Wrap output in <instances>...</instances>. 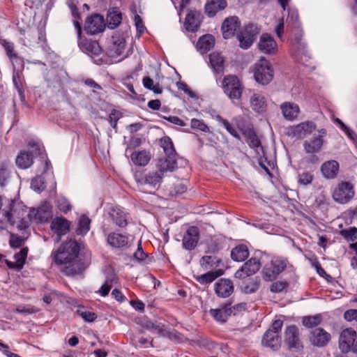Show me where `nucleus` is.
<instances>
[{
	"mask_svg": "<svg viewBox=\"0 0 357 357\" xmlns=\"http://www.w3.org/2000/svg\"><path fill=\"white\" fill-rule=\"evenodd\" d=\"M80 244L76 241L70 240L62 244L53 254L57 265L62 266L61 271L67 276L80 273L84 268L79 259Z\"/></svg>",
	"mask_w": 357,
	"mask_h": 357,
	"instance_id": "obj_1",
	"label": "nucleus"
},
{
	"mask_svg": "<svg viewBox=\"0 0 357 357\" xmlns=\"http://www.w3.org/2000/svg\"><path fill=\"white\" fill-rule=\"evenodd\" d=\"M4 216L11 225L17 224V227L20 230H24L29 225L28 209L20 201L11 200L9 209L5 211Z\"/></svg>",
	"mask_w": 357,
	"mask_h": 357,
	"instance_id": "obj_2",
	"label": "nucleus"
},
{
	"mask_svg": "<svg viewBox=\"0 0 357 357\" xmlns=\"http://www.w3.org/2000/svg\"><path fill=\"white\" fill-rule=\"evenodd\" d=\"M339 348L344 354H357V333L351 328L344 329L339 338Z\"/></svg>",
	"mask_w": 357,
	"mask_h": 357,
	"instance_id": "obj_3",
	"label": "nucleus"
},
{
	"mask_svg": "<svg viewBox=\"0 0 357 357\" xmlns=\"http://www.w3.org/2000/svg\"><path fill=\"white\" fill-rule=\"evenodd\" d=\"M254 77L255 80L262 85L268 84L273 79V70L268 60L261 58L255 63Z\"/></svg>",
	"mask_w": 357,
	"mask_h": 357,
	"instance_id": "obj_4",
	"label": "nucleus"
},
{
	"mask_svg": "<svg viewBox=\"0 0 357 357\" xmlns=\"http://www.w3.org/2000/svg\"><path fill=\"white\" fill-rule=\"evenodd\" d=\"M287 261L279 258L273 259L262 271L264 278L267 281L275 280L287 267Z\"/></svg>",
	"mask_w": 357,
	"mask_h": 357,
	"instance_id": "obj_5",
	"label": "nucleus"
},
{
	"mask_svg": "<svg viewBox=\"0 0 357 357\" xmlns=\"http://www.w3.org/2000/svg\"><path fill=\"white\" fill-rule=\"evenodd\" d=\"M354 195V187L351 183L347 181L340 182L333 192V199L342 204L349 202Z\"/></svg>",
	"mask_w": 357,
	"mask_h": 357,
	"instance_id": "obj_6",
	"label": "nucleus"
},
{
	"mask_svg": "<svg viewBox=\"0 0 357 357\" xmlns=\"http://www.w3.org/2000/svg\"><path fill=\"white\" fill-rule=\"evenodd\" d=\"M225 93L231 99H239L242 95V86L237 78L234 75H229L224 78L222 82Z\"/></svg>",
	"mask_w": 357,
	"mask_h": 357,
	"instance_id": "obj_7",
	"label": "nucleus"
},
{
	"mask_svg": "<svg viewBox=\"0 0 357 357\" xmlns=\"http://www.w3.org/2000/svg\"><path fill=\"white\" fill-rule=\"evenodd\" d=\"M259 31V30L255 24H251L245 26L237 36L240 47L244 50L248 49L254 43Z\"/></svg>",
	"mask_w": 357,
	"mask_h": 357,
	"instance_id": "obj_8",
	"label": "nucleus"
},
{
	"mask_svg": "<svg viewBox=\"0 0 357 357\" xmlns=\"http://www.w3.org/2000/svg\"><path fill=\"white\" fill-rule=\"evenodd\" d=\"M163 176L162 173L158 171L151 172L144 175L135 174V178L139 185H149L153 188H158L162 181Z\"/></svg>",
	"mask_w": 357,
	"mask_h": 357,
	"instance_id": "obj_9",
	"label": "nucleus"
},
{
	"mask_svg": "<svg viewBox=\"0 0 357 357\" xmlns=\"http://www.w3.org/2000/svg\"><path fill=\"white\" fill-rule=\"evenodd\" d=\"M105 27L104 18L99 14H94L88 17L84 24V30L90 35H94L103 31Z\"/></svg>",
	"mask_w": 357,
	"mask_h": 357,
	"instance_id": "obj_10",
	"label": "nucleus"
},
{
	"mask_svg": "<svg viewBox=\"0 0 357 357\" xmlns=\"http://www.w3.org/2000/svg\"><path fill=\"white\" fill-rule=\"evenodd\" d=\"M261 267V262L257 258H251L243 264L234 274L236 278L244 279L256 273Z\"/></svg>",
	"mask_w": 357,
	"mask_h": 357,
	"instance_id": "obj_11",
	"label": "nucleus"
},
{
	"mask_svg": "<svg viewBox=\"0 0 357 357\" xmlns=\"http://www.w3.org/2000/svg\"><path fill=\"white\" fill-rule=\"evenodd\" d=\"M298 333V328L294 325L289 326L285 329L284 342L289 349L299 350L303 348Z\"/></svg>",
	"mask_w": 357,
	"mask_h": 357,
	"instance_id": "obj_12",
	"label": "nucleus"
},
{
	"mask_svg": "<svg viewBox=\"0 0 357 357\" xmlns=\"http://www.w3.org/2000/svg\"><path fill=\"white\" fill-rule=\"evenodd\" d=\"M214 291L219 298H228L234 291V282L227 278H221L214 284Z\"/></svg>",
	"mask_w": 357,
	"mask_h": 357,
	"instance_id": "obj_13",
	"label": "nucleus"
},
{
	"mask_svg": "<svg viewBox=\"0 0 357 357\" xmlns=\"http://www.w3.org/2000/svg\"><path fill=\"white\" fill-rule=\"evenodd\" d=\"M199 239V229L195 226L188 227L183 237V246L187 250L195 248Z\"/></svg>",
	"mask_w": 357,
	"mask_h": 357,
	"instance_id": "obj_14",
	"label": "nucleus"
},
{
	"mask_svg": "<svg viewBox=\"0 0 357 357\" xmlns=\"http://www.w3.org/2000/svg\"><path fill=\"white\" fill-rule=\"evenodd\" d=\"M241 22L236 16L226 18L221 27L223 38L225 39L231 38L239 30Z\"/></svg>",
	"mask_w": 357,
	"mask_h": 357,
	"instance_id": "obj_15",
	"label": "nucleus"
},
{
	"mask_svg": "<svg viewBox=\"0 0 357 357\" xmlns=\"http://www.w3.org/2000/svg\"><path fill=\"white\" fill-rule=\"evenodd\" d=\"M331 340V335L324 329L317 328L311 332L310 340L312 345L321 347H324Z\"/></svg>",
	"mask_w": 357,
	"mask_h": 357,
	"instance_id": "obj_16",
	"label": "nucleus"
},
{
	"mask_svg": "<svg viewBox=\"0 0 357 357\" xmlns=\"http://www.w3.org/2000/svg\"><path fill=\"white\" fill-rule=\"evenodd\" d=\"M107 243L114 248L123 249L126 248L129 242V238L126 235L111 232L105 234Z\"/></svg>",
	"mask_w": 357,
	"mask_h": 357,
	"instance_id": "obj_17",
	"label": "nucleus"
},
{
	"mask_svg": "<svg viewBox=\"0 0 357 357\" xmlns=\"http://www.w3.org/2000/svg\"><path fill=\"white\" fill-rule=\"evenodd\" d=\"M258 47L261 52L270 54L275 52L277 44L269 34L264 33L260 37Z\"/></svg>",
	"mask_w": 357,
	"mask_h": 357,
	"instance_id": "obj_18",
	"label": "nucleus"
},
{
	"mask_svg": "<svg viewBox=\"0 0 357 357\" xmlns=\"http://www.w3.org/2000/svg\"><path fill=\"white\" fill-rule=\"evenodd\" d=\"M109 215L113 223L119 227H125L128 224V215L120 208H111Z\"/></svg>",
	"mask_w": 357,
	"mask_h": 357,
	"instance_id": "obj_19",
	"label": "nucleus"
},
{
	"mask_svg": "<svg viewBox=\"0 0 357 357\" xmlns=\"http://www.w3.org/2000/svg\"><path fill=\"white\" fill-rule=\"evenodd\" d=\"M284 118L288 121H293L297 118L300 109L298 105L291 102H285L280 105Z\"/></svg>",
	"mask_w": 357,
	"mask_h": 357,
	"instance_id": "obj_20",
	"label": "nucleus"
},
{
	"mask_svg": "<svg viewBox=\"0 0 357 357\" xmlns=\"http://www.w3.org/2000/svg\"><path fill=\"white\" fill-rule=\"evenodd\" d=\"M262 344L277 350L280 347V339L278 334L273 333L272 330H268L262 338Z\"/></svg>",
	"mask_w": 357,
	"mask_h": 357,
	"instance_id": "obj_21",
	"label": "nucleus"
},
{
	"mask_svg": "<svg viewBox=\"0 0 357 357\" xmlns=\"http://www.w3.org/2000/svg\"><path fill=\"white\" fill-rule=\"evenodd\" d=\"M227 6L226 0H211L205 5V13L209 17H213L219 10H224Z\"/></svg>",
	"mask_w": 357,
	"mask_h": 357,
	"instance_id": "obj_22",
	"label": "nucleus"
},
{
	"mask_svg": "<svg viewBox=\"0 0 357 357\" xmlns=\"http://www.w3.org/2000/svg\"><path fill=\"white\" fill-rule=\"evenodd\" d=\"M79 46L83 52L91 55H98L102 51L99 44L96 41L80 39Z\"/></svg>",
	"mask_w": 357,
	"mask_h": 357,
	"instance_id": "obj_23",
	"label": "nucleus"
},
{
	"mask_svg": "<svg viewBox=\"0 0 357 357\" xmlns=\"http://www.w3.org/2000/svg\"><path fill=\"white\" fill-rule=\"evenodd\" d=\"M215 45V38L211 34L201 36L197 43V50L202 54L210 51Z\"/></svg>",
	"mask_w": 357,
	"mask_h": 357,
	"instance_id": "obj_24",
	"label": "nucleus"
},
{
	"mask_svg": "<svg viewBox=\"0 0 357 357\" xmlns=\"http://www.w3.org/2000/svg\"><path fill=\"white\" fill-rule=\"evenodd\" d=\"M339 164L335 160H329L324 162L321 167V171L326 178H335L338 172Z\"/></svg>",
	"mask_w": 357,
	"mask_h": 357,
	"instance_id": "obj_25",
	"label": "nucleus"
},
{
	"mask_svg": "<svg viewBox=\"0 0 357 357\" xmlns=\"http://www.w3.org/2000/svg\"><path fill=\"white\" fill-rule=\"evenodd\" d=\"M323 143L322 135H318L310 140L305 141L304 149L308 153H317L321 150Z\"/></svg>",
	"mask_w": 357,
	"mask_h": 357,
	"instance_id": "obj_26",
	"label": "nucleus"
},
{
	"mask_svg": "<svg viewBox=\"0 0 357 357\" xmlns=\"http://www.w3.org/2000/svg\"><path fill=\"white\" fill-rule=\"evenodd\" d=\"M315 130V125L311 121H305L298 124L292 130V134L294 137L298 138L303 137V135L308 132H312V130Z\"/></svg>",
	"mask_w": 357,
	"mask_h": 357,
	"instance_id": "obj_27",
	"label": "nucleus"
},
{
	"mask_svg": "<svg viewBox=\"0 0 357 357\" xmlns=\"http://www.w3.org/2000/svg\"><path fill=\"white\" fill-rule=\"evenodd\" d=\"M233 311L231 307H228L227 305L218 308L211 309L209 313L217 321L224 323L227 321V318L231 315Z\"/></svg>",
	"mask_w": 357,
	"mask_h": 357,
	"instance_id": "obj_28",
	"label": "nucleus"
},
{
	"mask_svg": "<svg viewBox=\"0 0 357 357\" xmlns=\"http://www.w3.org/2000/svg\"><path fill=\"white\" fill-rule=\"evenodd\" d=\"M51 227L58 236H61L69 231L70 225L65 218H57L52 221Z\"/></svg>",
	"mask_w": 357,
	"mask_h": 357,
	"instance_id": "obj_29",
	"label": "nucleus"
},
{
	"mask_svg": "<svg viewBox=\"0 0 357 357\" xmlns=\"http://www.w3.org/2000/svg\"><path fill=\"white\" fill-rule=\"evenodd\" d=\"M209 61L214 73H221L224 69L225 59L218 52L209 54Z\"/></svg>",
	"mask_w": 357,
	"mask_h": 357,
	"instance_id": "obj_30",
	"label": "nucleus"
},
{
	"mask_svg": "<svg viewBox=\"0 0 357 357\" xmlns=\"http://www.w3.org/2000/svg\"><path fill=\"white\" fill-rule=\"evenodd\" d=\"M177 167L176 161L174 158H167L165 159H160L158 164V172L164 174L167 172H173Z\"/></svg>",
	"mask_w": 357,
	"mask_h": 357,
	"instance_id": "obj_31",
	"label": "nucleus"
},
{
	"mask_svg": "<svg viewBox=\"0 0 357 357\" xmlns=\"http://www.w3.org/2000/svg\"><path fill=\"white\" fill-rule=\"evenodd\" d=\"M132 162L138 166L146 165L151 160L150 152L146 151H134L131 154Z\"/></svg>",
	"mask_w": 357,
	"mask_h": 357,
	"instance_id": "obj_32",
	"label": "nucleus"
},
{
	"mask_svg": "<svg viewBox=\"0 0 357 357\" xmlns=\"http://www.w3.org/2000/svg\"><path fill=\"white\" fill-rule=\"evenodd\" d=\"M199 24L200 20L199 13L194 11L189 12L185 20L186 29L190 31H195L199 26Z\"/></svg>",
	"mask_w": 357,
	"mask_h": 357,
	"instance_id": "obj_33",
	"label": "nucleus"
},
{
	"mask_svg": "<svg viewBox=\"0 0 357 357\" xmlns=\"http://www.w3.org/2000/svg\"><path fill=\"white\" fill-rule=\"evenodd\" d=\"M33 153L28 151H22L17 156L15 162L18 167L21 169H26L33 163Z\"/></svg>",
	"mask_w": 357,
	"mask_h": 357,
	"instance_id": "obj_34",
	"label": "nucleus"
},
{
	"mask_svg": "<svg viewBox=\"0 0 357 357\" xmlns=\"http://www.w3.org/2000/svg\"><path fill=\"white\" fill-rule=\"evenodd\" d=\"M252 108L258 113L263 112L266 109L265 98L259 93H254L250 98Z\"/></svg>",
	"mask_w": 357,
	"mask_h": 357,
	"instance_id": "obj_35",
	"label": "nucleus"
},
{
	"mask_svg": "<svg viewBox=\"0 0 357 357\" xmlns=\"http://www.w3.org/2000/svg\"><path fill=\"white\" fill-rule=\"evenodd\" d=\"M249 256V251L246 245H239L231 250V257L236 261H243Z\"/></svg>",
	"mask_w": 357,
	"mask_h": 357,
	"instance_id": "obj_36",
	"label": "nucleus"
},
{
	"mask_svg": "<svg viewBox=\"0 0 357 357\" xmlns=\"http://www.w3.org/2000/svg\"><path fill=\"white\" fill-rule=\"evenodd\" d=\"M112 49L116 56H121L126 47V39L123 35L116 33L112 36Z\"/></svg>",
	"mask_w": 357,
	"mask_h": 357,
	"instance_id": "obj_37",
	"label": "nucleus"
},
{
	"mask_svg": "<svg viewBox=\"0 0 357 357\" xmlns=\"http://www.w3.org/2000/svg\"><path fill=\"white\" fill-rule=\"evenodd\" d=\"M69 303L78 307L76 313L85 321L93 322L96 319L97 315L94 312L84 310V307L77 305V302L75 300L71 299V302H69Z\"/></svg>",
	"mask_w": 357,
	"mask_h": 357,
	"instance_id": "obj_38",
	"label": "nucleus"
},
{
	"mask_svg": "<svg viewBox=\"0 0 357 357\" xmlns=\"http://www.w3.org/2000/svg\"><path fill=\"white\" fill-rule=\"evenodd\" d=\"M0 44L3 47L6 52L7 56L10 59V61L14 66V62L18 60V57L16 53L14 52V44L5 39L0 38Z\"/></svg>",
	"mask_w": 357,
	"mask_h": 357,
	"instance_id": "obj_39",
	"label": "nucleus"
},
{
	"mask_svg": "<svg viewBox=\"0 0 357 357\" xmlns=\"http://www.w3.org/2000/svg\"><path fill=\"white\" fill-rule=\"evenodd\" d=\"M222 274L221 270L213 272H208L197 277V280L202 284H207L214 281L217 278Z\"/></svg>",
	"mask_w": 357,
	"mask_h": 357,
	"instance_id": "obj_40",
	"label": "nucleus"
},
{
	"mask_svg": "<svg viewBox=\"0 0 357 357\" xmlns=\"http://www.w3.org/2000/svg\"><path fill=\"white\" fill-rule=\"evenodd\" d=\"M91 220L86 215H82L79 220L78 227L76 233L78 235H84L86 234L90 229Z\"/></svg>",
	"mask_w": 357,
	"mask_h": 357,
	"instance_id": "obj_41",
	"label": "nucleus"
},
{
	"mask_svg": "<svg viewBox=\"0 0 357 357\" xmlns=\"http://www.w3.org/2000/svg\"><path fill=\"white\" fill-rule=\"evenodd\" d=\"M161 144L166 155L169 158H174L176 155V151L171 139L169 137H165L161 141Z\"/></svg>",
	"mask_w": 357,
	"mask_h": 357,
	"instance_id": "obj_42",
	"label": "nucleus"
},
{
	"mask_svg": "<svg viewBox=\"0 0 357 357\" xmlns=\"http://www.w3.org/2000/svg\"><path fill=\"white\" fill-rule=\"evenodd\" d=\"M121 13L118 11L109 12L107 17L108 26L111 29L116 27L121 22Z\"/></svg>",
	"mask_w": 357,
	"mask_h": 357,
	"instance_id": "obj_43",
	"label": "nucleus"
},
{
	"mask_svg": "<svg viewBox=\"0 0 357 357\" xmlns=\"http://www.w3.org/2000/svg\"><path fill=\"white\" fill-rule=\"evenodd\" d=\"M220 259L213 255H206L202 257L200 264L204 269H208L213 266H218Z\"/></svg>",
	"mask_w": 357,
	"mask_h": 357,
	"instance_id": "obj_44",
	"label": "nucleus"
},
{
	"mask_svg": "<svg viewBox=\"0 0 357 357\" xmlns=\"http://www.w3.org/2000/svg\"><path fill=\"white\" fill-rule=\"evenodd\" d=\"M245 136L247 138V142L249 146L255 149H262L261 146L260 141L253 130H248L245 132Z\"/></svg>",
	"mask_w": 357,
	"mask_h": 357,
	"instance_id": "obj_45",
	"label": "nucleus"
},
{
	"mask_svg": "<svg viewBox=\"0 0 357 357\" xmlns=\"http://www.w3.org/2000/svg\"><path fill=\"white\" fill-rule=\"evenodd\" d=\"M321 321L319 315L304 317L303 318V324L307 328H312L317 326Z\"/></svg>",
	"mask_w": 357,
	"mask_h": 357,
	"instance_id": "obj_46",
	"label": "nucleus"
},
{
	"mask_svg": "<svg viewBox=\"0 0 357 357\" xmlns=\"http://www.w3.org/2000/svg\"><path fill=\"white\" fill-rule=\"evenodd\" d=\"M31 188L36 192H40L45 188V178L42 176H38L31 180Z\"/></svg>",
	"mask_w": 357,
	"mask_h": 357,
	"instance_id": "obj_47",
	"label": "nucleus"
},
{
	"mask_svg": "<svg viewBox=\"0 0 357 357\" xmlns=\"http://www.w3.org/2000/svg\"><path fill=\"white\" fill-rule=\"evenodd\" d=\"M27 253H28V249L26 248H24L20 252L15 254V255H14V258L15 259V261H16V263L17 264V266L19 268H22V267L25 263L26 257H27Z\"/></svg>",
	"mask_w": 357,
	"mask_h": 357,
	"instance_id": "obj_48",
	"label": "nucleus"
},
{
	"mask_svg": "<svg viewBox=\"0 0 357 357\" xmlns=\"http://www.w3.org/2000/svg\"><path fill=\"white\" fill-rule=\"evenodd\" d=\"M38 311L39 310L37 307L30 305H19L16 308V312L23 315L34 314Z\"/></svg>",
	"mask_w": 357,
	"mask_h": 357,
	"instance_id": "obj_49",
	"label": "nucleus"
},
{
	"mask_svg": "<svg viewBox=\"0 0 357 357\" xmlns=\"http://www.w3.org/2000/svg\"><path fill=\"white\" fill-rule=\"evenodd\" d=\"M10 172L8 169L5 166L0 167V186L1 188L5 187L8 184Z\"/></svg>",
	"mask_w": 357,
	"mask_h": 357,
	"instance_id": "obj_50",
	"label": "nucleus"
},
{
	"mask_svg": "<svg viewBox=\"0 0 357 357\" xmlns=\"http://www.w3.org/2000/svg\"><path fill=\"white\" fill-rule=\"evenodd\" d=\"M191 128L205 132H209L208 127L204 123V121L196 119L191 120Z\"/></svg>",
	"mask_w": 357,
	"mask_h": 357,
	"instance_id": "obj_51",
	"label": "nucleus"
},
{
	"mask_svg": "<svg viewBox=\"0 0 357 357\" xmlns=\"http://www.w3.org/2000/svg\"><path fill=\"white\" fill-rule=\"evenodd\" d=\"M56 204L58 208L64 213L70 210V204L65 197H58L56 199Z\"/></svg>",
	"mask_w": 357,
	"mask_h": 357,
	"instance_id": "obj_52",
	"label": "nucleus"
},
{
	"mask_svg": "<svg viewBox=\"0 0 357 357\" xmlns=\"http://www.w3.org/2000/svg\"><path fill=\"white\" fill-rule=\"evenodd\" d=\"M218 121L222 123L226 130L234 137L239 139V135L237 131L230 125L228 121L222 119L221 116H218Z\"/></svg>",
	"mask_w": 357,
	"mask_h": 357,
	"instance_id": "obj_53",
	"label": "nucleus"
},
{
	"mask_svg": "<svg viewBox=\"0 0 357 357\" xmlns=\"http://www.w3.org/2000/svg\"><path fill=\"white\" fill-rule=\"evenodd\" d=\"M288 286L285 281H277L273 282L271 286V291L273 293L282 292Z\"/></svg>",
	"mask_w": 357,
	"mask_h": 357,
	"instance_id": "obj_54",
	"label": "nucleus"
},
{
	"mask_svg": "<svg viewBox=\"0 0 357 357\" xmlns=\"http://www.w3.org/2000/svg\"><path fill=\"white\" fill-rule=\"evenodd\" d=\"M313 180V176L312 174L304 172L299 174L298 176V182L299 183L307 185L312 183Z\"/></svg>",
	"mask_w": 357,
	"mask_h": 357,
	"instance_id": "obj_55",
	"label": "nucleus"
},
{
	"mask_svg": "<svg viewBox=\"0 0 357 357\" xmlns=\"http://www.w3.org/2000/svg\"><path fill=\"white\" fill-rule=\"evenodd\" d=\"M121 113L116 110H113L109 115L108 119L110 123L111 126L113 128H116L117 121L121 117Z\"/></svg>",
	"mask_w": 357,
	"mask_h": 357,
	"instance_id": "obj_56",
	"label": "nucleus"
},
{
	"mask_svg": "<svg viewBox=\"0 0 357 357\" xmlns=\"http://www.w3.org/2000/svg\"><path fill=\"white\" fill-rule=\"evenodd\" d=\"M37 214L38 215L40 220L48 219V218L51 215V211L49 206L45 205L40 207L37 211Z\"/></svg>",
	"mask_w": 357,
	"mask_h": 357,
	"instance_id": "obj_57",
	"label": "nucleus"
},
{
	"mask_svg": "<svg viewBox=\"0 0 357 357\" xmlns=\"http://www.w3.org/2000/svg\"><path fill=\"white\" fill-rule=\"evenodd\" d=\"M114 280V276L112 277V278H107L105 281V282L102 284V286L99 289L98 292L102 296H107L112 287V285L109 284V282H112Z\"/></svg>",
	"mask_w": 357,
	"mask_h": 357,
	"instance_id": "obj_58",
	"label": "nucleus"
},
{
	"mask_svg": "<svg viewBox=\"0 0 357 357\" xmlns=\"http://www.w3.org/2000/svg\"><path fill=\"white\" fill-rule=\"evenodd\" d=\"M357 234V228L352 227L349 229H343L340 231V234L347 239H353V238L356 237V234Z\"/></svg>",
	"mask_w": 357,
	"mask_h": 357,
	"instance_id": "obj_59",
	"label": "nucleus"
},
{
	"mask_svg": "<svg viewBox=\"0 0 357 357\" xmlns=\"http://www.w3.org/2000/svg\"><path fill=\"white\" fill-rule=\"evenodd\" d=\"M344 318L348 321H357V310L350 309L344 314Z\"/></svg>",
	"mask_w": 357,
	"mask_h": 357,
	"instance_id": "obj_60",
	"label": "nucleus"
},
{
	"mask_svg": "<svg viewBox=\"0 0 357 357\" xmlns=\"http://www.w3.org/2000/svg\"><path fill=\"white\" fill-rule=\"evenodd\" d=\"M24 243V239L22 237L11 235L10 245L13 248H20Z\"/></svg>",
	"mask_w": 357,
	"mask_h": 357,
	"instance_id": "obj_61",
	"label": "nucleus"
},
{
	"mask_svg": "<svg viewBox=\"0 0 357 357\" xmlns=\"http://www.w3.org/2000/svg\"><path fill=\"white\" fill-rule=\"evenodd\" d=\"M337 121L340 124L341 128L346 132L347 136L352 140H355L357 138V135L355 132L347 128L340 120L337 119Z\"/></svg>",
	"mask_w": 357,
	"mask_h": 357,
	"instance_id": "obj_62",
	"label": "nucleus"
},
{
	"mask_svg": "<svg viewBox=\"0 0 357 357\" xmlns=\"http://www.w3.org/2000/svg\"><path fill=\"white\" fill-rule=\"evenodd\" d=\"M146 254L143 251L141 243L138 244V248L136 252L134 253V257L138 261H143L146 258Z\"/></svg>",
	"mask_w": 357,
	"mask_h": 357,
	"instance_id": "obj_63",
	"label": "nucleus"
},
{
	"mask_svg": "<svg viewBox=\"0 0 357 357\" xmlns=\"http://www.w3.org/2000/svg\"><path fill=\"white\" fill-rule=\"evenodd\" d=\"M259 289V284L254 282L250 284H248L243 287V292L245 294H252L257 291Z\"/></svg>",
	"mask_w": 357,
	"mask_h": 357,
	"instance_id": "obj_64",
	"label": "nucleus"
}]
</instances>
